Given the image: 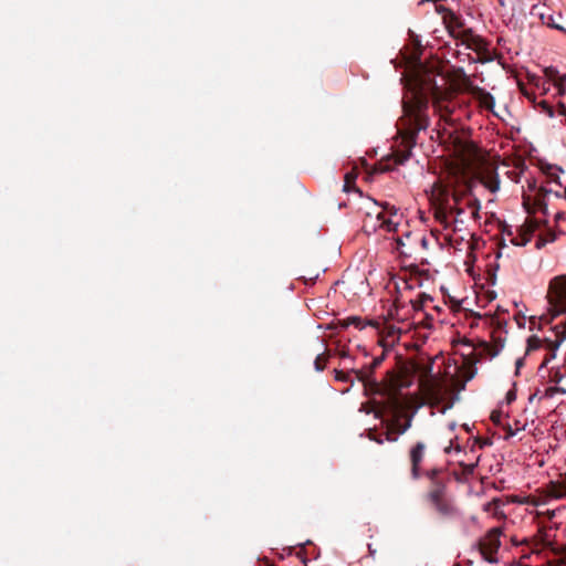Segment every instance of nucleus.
I'll return each instance as SVG.
<instances>
[{
    "label": "nucleus",
    "mask_w": 566,
    "mask_h": 566,
    "mask_svg": "<svg viewBox=\"0 0 566 566\" xmlns=\"http://www.w3.org/2000/svg\"><path fill=\"white\" fill-rule=\"evenodd\" d=\"M323 356H324V354H318V355L316 356L315 360H314V369H315L316 371H323V370H324V368H325V365H323V364L321 363V360H322Z\"/></svg>",
    "instance_id": "obj_27"
},
{
    "label": "nucleus",
    "mask_w": 566,
    "mask_h": 566,
    "mask_svg": "<svg viewBox=\"0 0 566 566\" xmlns=\"http://www.w3.org/2000/svg\"><path fill=\"white\" fill-rule=\"evenodd\" d=\"M363 228L365 232L373 233L376 232L379 228V221H377V213L375 214V219H373V216L370 212L366 214V218L364 220Z\"/></svg>",
    "instance_id": "obj_16"
},
{
    "label": "nucleus",
    "mask_w": 566,
    "mask_h": 566,
    "mask_svg": "<svg viewBox=\"0 0 566 566\" xmlns=\"http://www.w3.org/2000/svg\"><path fill=\"white\" fill-rule=\"evenodd\" d=\"M483 186L491 192L495 193L500 190L501 180L499 174L493 171L489 177L482 179Z\"/></svg>",
    "instance_id": "obj_15"
},
{
    "label": "nucleus",
    "mask_w": 566,
    "mask_h": 566,
    "mask_svg": "<svg viewBox=\"0 0 566 566\" xmlns=\"http://www.w3.org/2000/svg\"><path fill=\"white\" fill-rule=\"evenodd\" d=\"M480 209H481V201L478 198H474V208L471 210V214L473 219L480 218Z\"/></svg>",
    "instance_id": "obj_25"
},
{
    "label": "nucleus",
    "mask_w": 566,
    "mask_h": 566,
    "mask_svg": "<svg viewBox=\"0 0 566 566\" xmlns=\"http://www.w3.org/2000/svg\"><path fill=\"white\" fill-rule=\"evenodd\" d=\"M453 407V401H450L448 402L447 405H444L441 409H440V412L441 413H446L449 409H451Z\"/></svg>",
    "instance_id": "obj_34"
},
{
    "label": "nucleus",
    "mask_w": 566,
    "mask_h": 566,
    "mask_svg": "<svg viewBox=\"0 0 566 566\" xmlns=\"http://www.w3.org/2000/svg\"><path fill=\"white\" fill-rule=\"evenodd\" d=\"M547 297L552 318L566 314V275L556 276L551 281Z\"/></svg>",
    "instance_id": "obj_4"
},
{
    "label": "nucleus",
    "mask_w": 566,
    "mask_h": 566,
    "mask_svg": "<svg viewBox=\"0 0 566 566\" xmlns=\"http://www.w3.org/2000/svg\"><path fill=\"white\" fill-rule=\"evenodd\" d=\"M479 460H480V457H478L475 459L474 462H471V463H461L462 468H463V472L465 474H473L475 468L478 467V463H479Z\"/></svg>",
    "instance_id": "obj_22"
},
{
    "label": "nucleus",
    "mask_w": 566,
    "mask_h": 566,
    "mask_svg": "<svg viewBox=\"0 0 566 566\" xmlns=\"http://www.w3.org/2000/svg\"><path fill=\"white\" fill-rule=\"evenodd\" d=\"M402 284H403V289L405 290H412L413 286L406 280L402 281Z\"/></svg>",
    "instance_id": "obj_37"
},
{
    "label": "nucleus",
    "mask_w": 566,
    "mask_h": 566,
    "mask_svg": "<svg viewBox=\"0 0 566 566\" xmlns=\"http://www.w3.org/2000/svg\"><path fill=\"white\" fill-rule=\"evenodd\" d=\"M452 200V192L440 185H433L430 191V201L432 206L439 207H450V201Z\"/></svg>",
    "instance_id": "obj_10"
},
{
    "label": "nucleus",
    "mask_w": 566,
    "mask_h": 566,
    "mask_svg": "<svg viewBox=\"0 0 566 566\" xmlns=\"http://www.w3.org/2000/svg\"><path fill=\"white\" fill-rule=\"evenodd\" d=\"M384 210L389 212V217H386L385 211L377 212V221H379V228L387 232H395L398 229L399 222L396 220L397 210L395 207H389L388 203L381 206Z\"/></svg>",
    "instance_id": "obj_9"
},
{
    "label": "nucleus",
    "mask_w": 566,
    "mask_h": 566,
    "mask_svg": "<svg viewBox=\"0 0 566 566\" xmlns=\"http://www.w3.org/2000/svg\"><path fill=\"white\" fill-rule=\"evenodd\" d=\"M556 73L558 75V86H562L565 82H566V73L564 74H558V72L554 69H549L547 70V74L549 76H553V74Z\"/></svg>",
    "instance_id": "obj_26"
},
{
    "label": "nucleus",
    "mask_w": 566,
    "mask_h": 566,
    "mask_svg": "<svg viewBox=\"0 0 566 566\" xmlns=\"http://www.w3.org/2000/svg\"><path fill=\"white\" fill-rule=\"evenodd\" d=\"M502 6H504V0H499Z\"/></svg>",
    "instance_id": "obj_45"
},
{
    "label": "nucleus",
    "mask_w": 566,
    "mask_h": 566,
    "mask_svg": "<svg viewBox=\"0 0 566 566\" xmlns=\"http://www.w3.org/2000/svg\"><path fill=\"white\" fill-rule=\"evenodd\" d=\"M360 411H365L366 413H369V410H367L364 406L359 409Z\"/></svg>",
    "instance_id": "obj_43"
},
{
    "label": "nucleus",
    "mask_w": 566,
    "mask_h": 566,
    "mask_svg": "<svg viewBox=\"0 0 566 566\" xmlns=\"http://www.w3.org/2000/svg\"><path fill=\"white\" fill-rule=\"evenodd\" d=\"M565 218V213L564 212H556L555 213V219L556 221H559L560 219H564Z\"/></svg>",
    "instance_id": "obj_38"
},
{
    "label": "nucleus",
    "mask_w": 566,
    "mask_h": 566,
    "mask_svg": "<svg viewBox=\"0 0 566 566\" xmlns=\"http://www.w3.org/2000/svg\"><path fill=\"white\" fill-rule=\"evenodd\" d=\"M368 549L371 556L376 554V549H374L370 544L368 545Z\"/></svg>",
    "instance_id": "obj_41"
},
{
    "label": "nucleus",
    "mask_w": 566,
    "mask_h": 566,
    "mask_svg": "<svg viewBox=\"0 0 566 566\" xmlns=\"http://www.w3.org/2000/svg\"><path fill=\"white\" fill-rule=\"evenodd\" d=\"M385 359V353L375 357L373 361L361 369H352L355 379L364 385L365 395L367 396H381L384 397L382 408L391 416V427L396 436L392 437L390 432L387 433L388 441H397L398 436L403 434L412 423L415 412L407 416L403 423L400 422L403 416L405 406L399 398L398 384L395 376L390 382L379 381L374 377V371L378 368Z\"/></svg>",
    "instance_id": "obj_1"
},
{
    "label": "nucleus",
    "mask_w": 566,
    "mask_h": 566,
    "mask_svg": "<svg viewBox=\"0 0 566 566\" xmlns=\"http://www.w3.org/2000/svg\"><path fill=\"white\" fill-rule=\"evenodd\" d=\"M558 172H563L559 167H549L551 180L547 185L541 186L539 195L536 199L538 211L546 218L549 216L548 211V197L554 195L556 198L566 199V186H563L559 181Z\"/></svg>",
    "instance_id": "obj_3"
},
{
    "label": "nucleus",
    "mask_w": 566,
    "mask_h": 566,
    "mask_svg": "<svg viewBox=\"0 0 566 566\" xmlns=\"http://www.w3.org/2000/svg\"><path fill=\"white\" fill-rule=\"evenodd\" d=\"M523 365H524V357L517 358L516 361H515V369H516L515 373H516V375L518 374V371L523 367Z\"/></svg>",
    "instance_id": "obj_29"
},
{
    "label": "nucleus",
    "mask_w": 566,
    "mask_h": 566,
    "mask_svg": "<svg viewBox=\"0 0 566 566\" xmlns=\"http://www.w3.org/2000/svg\"><path fill=\"white\" fill-rule=\"evenodd\" d=\"M545 339H541L536 335H532L527 338V346H526V355L530 353L539 349L543 346V343Z\"/></svg>",
    "instance_id": "obj_17"
},
{
    "label": "nucleus",
    "mask_w": 566,
    "mask_h": 566,
    "mask_svg": "<svg viewBox=\"0 0 566 566\" xmlns=\"http://www.w3.org/2000/svg\"><path fill=\"white\" fill-rule=\"evenodd\" d=\"M558 392L566 394V388L558 387L556 388Z\"/></svg>",
    "instance_id": "obj_42"
},
{
    "label": "nucleus",
    "mask_w": 566,
    "mask_h": 566,
    "mask_svg": "<svg viewBox=\"0 0 566 566\" xmlns=\"http://www.w3.org/2000/svg\"><path fill=\"white\" fill-rule=\"evenodd\" d=\"M560 380H562V375L559 374V371H556L553 377V381L559 382Z\"/></svg>",
    "instance_id": "obj_36"
},
{
    "label": "nucleus",
    "mask_w": 566,
    "mask_h": 566,
    "mask_svg": "<svg viewBox=\"0 0 566 566\" xmlns=\"http://www.w3.org/2000/svg\"><path fill=\"white\" fill-rule=\"evenodd\" d=\"M334 374H335V380H337V381H344V382L350 381L352 384L354 382V379L350 378V375L352 374L354 375V373L352 370H349L348 373H345L343 370L335 369Z\"/></svg>",
    "instance_id": "obj_20"
},
{
    "label": "nucleus",
    "mask_w": 566,
    "mask_h": 566,
    "mask_svg": "<svg viewBox=\"0 0 566 566\" xmlns=\"http://www.w3.org/2000/svg\"><path fill=\"white\" fill-rule=\"evenodd\" d=\"M538 107H539L541 113L545 114L549 118L554 117V115H555L554 109L546 101L541 102L538 104Z\"/></svg>",
    "instance_id": "obj_21"
},
{
    "label": "nucleus",
    "mask_w": 566,
    "mask_h": 566,
    "mask_svg": "<svg viewBox=\"0 0 566 566\" xmlns=\"http://www.w3.org/2000/svg\"><path fill=\"white\" fill-rule=\"evenodd\" d=\"M448 427H449V429H450V430H454V429H455V427H457V423H455L454 421H452V422H450V423L448 424Z\"/></svg>",
    "instance_id": "obj_40"
},
{
    "label": "nucleus",
    "mask_w": 566,
    "mask_h": 566,
    "mask_svg": "<svg viewBox=\"0 0 566 566\" xmlns=\"http://www.w3.org/2000/svg\"><path fill=\"white\" fill-rule=\"evenodd\" d=\"M553 331L555 333V339L552 340L549 338H545V343L547 345V348L549 349V353L544 358L543 363L539 366V369L546 367L547 364L556 357L557 349L566 339V321L562 324L555 325L553 327Z\"/></svg>",
    "instance_id": "obj_6"
},
{
    "label": "nucleus",
    "mask_w": 566,
    "mask_h": 566,
    "mask_svg": "<svg viewBox=\"0 0 566 566\" xmlns=\"http://www.w3.org/2000/svg\"><path fill=\"white\" fill-rule=\"evenodd\" d=\"M453 448H454V450H455L457 452H460V451H461V448H460V446H459V444L454 446V444H453V441H450V446H449V447H447V448L444 449L446 453H450V452H451V450H452Z\"/></svg>",
    "instance_id": "obj_30"
},
{
    "label": "nucleus",
    "mask_w": 566,
    "mask_h": 566,
    "mask_svg": "<svg viewBox=\"0 0 566 566\" xmlns=\"http://www.w3.org/2000/svg\"><path fill=\"white\" fill-rule=\"evenodd\" d=\"M471 195H472V188L470 186L465 187L463 190H454L452 192L453 205L450 203L449 212L455 214L453 231L461 230L460 228H458V224L463 223L462 216L464 214L465 210L460 205H461V201L467 196H471Z\"/></svg>",
    "instance_id": "obj_7"
},
{
    "label": "nucleus",
    "mask_w": 566,
    "mask_h": 566,
    "mask_svg": "<svg viewBox=\"0 0 566 566\" xmlns=\"http://www.w3.org/2000/svg\"><path fill=\"white\" fill-rule=\"evenodd\" d=\"M411 238V232H406L403 237H398L396 239V244H397V250L403 254L405 256H410L411 253L409 251H406L405 250V247H406V239H410Z\"/></svg>",
    "instance_id": "obj_19"
},
{
    "label": "nucleus",
    "mask_w": 566,
    "mask_h": 566,
    "mask_svg": "<svg viewBox=\"0 0 566 566\" xmlns=\"http://www.w3.org/2000/svg\"><path fill=\"white\" fill-rule=\"evenodd\" d=\"M354 181H355V177H353V176H350V175H348V174H347V175L345 176V184H344V188H343V190H344L345 192H349V191H350V185H352V184H354Z\"/></svg>",
    "instance_id": "obj_28"
},
{
    "label": "nucleus",
    "mask_w": 566,
    "mask_h": 566,
    "mask_svg": "<svg viewBox=\"0 0 566 566\" xmlns=\"http://www.w3.org/2000/svg\"><path fill=\"white\" fill-rule=\"evenodd\" d=\"M463 428H464L467 431H470V427H469L467 423H464V424H463Z\"/></svg>",
    "instance_id": "obj_44"
},
{
    "label": "nucleus",
    "mask_w": 566,
    "mask_h": 566,
    "mask_svg": "<svg viewBox=\"0 0 566 566\" xmlns=\"http://www.w3.org/2000/svg\"><path fill=\"white\" fill-rule=\"evenodd\" d=\"M352 325L361 331L366 327L367 323H364L359 316H350L343 323V327H348Z\"/></svg>",
    "instance_id": "obj_18"
},
{
    "label": "nucleus",
    "mask_w": 566,
    "mask_h": 566,
    "mask_svg": "<svg viewBox=\"0 0 566 566\" xmlns=\"http://www.w3.org/2000/svg\"><path fill=\"white\" fill-rule=\"evenodd\" d=\"M474 198H475V197H472V198H471V199H469V200H468V202H467V208H468L469 210H473V208H474Z\"/></svg>",
    "instance_id": "obj_35"
},
{
    "label": "nucleus",
    "mask_w": 566,
    "mask_h": 566,
    "mask_svg": "<svg viewBox=\"0 0 566 566\" xmlns=\"http://www.w3.org/2000/svg\"><path fill=\"white\" fill-rule=\"evenodd\" d=\"M453 407V401H450L448 402L447 405H444L441 409H440V412L441 413H446L449 409H451Z\"/></svg>",
    "instance_id": "obj_33"
},
{
    "label": "nucleus",
    "mask_w": 566,
    "mask_h": 566,
    "mask_svg": "<svg viewBox=\"0 0 566 566\" xmlns=\"http://www.w3.org/2000/svg\"><path fill=\"white\" fill-rule=\"evenodd\" d=\"M426 300H431L429 296H427L426 294H422V300L421 301H410L411 305H412V308L415 311H420L422 310L423 307V303Z\"/></svg>",
    "instance_id": "obj_23"
},
{
    "label": "nucleus",
    "mask_w": 566,
    "mask_h": 566,
    "mask_svg": "<svg viewBox=\"0 0 566 566\" xmlns=\"http://www.w3.org/2000/svg\"><path fill=\"white\" fill-rule=\"evenodd\" d=\"M434 219L443 227V229H450L451 223L449 221V207L433 206Z\"/></svg>",
    "instance_id": "obj_14"
},
{
    "label": "nucleus",
    "mask_w": 566,
    "mask_h": 566,
    "mask_svg": "<svg viewBox=\"0 0 566 566\" xmlns=\"http://www.w3.org/2000/svg\"><path fill=\"white\" fill-rule=\"evenodd\" d=\"M399 130L410 145H416L418 134L429 126L428 102L421 96H416L410 102H403Z\"/></svg>",
    "instance_id": "obj_2"
},
{
    "label": "nucleus",
    "mask_w": 566,
    "mask_h": 566,
    "mask_svg": "<svg viewBox=\"0 0 566 566\" xmlns=\"http://www.w3.org/2000/svg\"><path fill=\"white\" fill-rule=\"evenodd\" d=\"M531 14L537 17L543 24L566 34V17L560 12L553 13L545 2L534 4L531 9Z\"/></svg>",
    "instance_id": "obj_5"
},
{
    "label": "nucleus",
    "mask_w": 566,
    "mask_h": 566,
    "mask_svg": "<svg viewBox=\"0 0 566 566\" xmlns=\"http://www.w3.org/2000/svg\"><path fill=\"white\" fill-rule=\"evenodd\" d=\"M426 446L423 442H417L410 450L411 475L415 480L420 476V463L423 460Z\"/></svg>",
    "instance_id": "obj_12"
},
{
    "label": "nucleus",
    "mask_w": 566,
    "mask_h": 566,
    "mask_svg": "<svg viewBox=\"0 0 566 566\" xmlns=\"http://www.w3.org/2000/svg\"><path fill=\"white\" fill-rule=\"evenodd\" d=\"M417 242H419L422 248H424V249L428 248L429 241H428V239L424 235L418 238Z\"/></svg>",
    "instance_id": "obj_32"
},
{
    "label": "nucleus",
    "mask_w": 566,
    "mask_h": 566,
    "mask_svg": "<svg viewBox=\"0 0 566 566\" xmlns=\"http://www.w3.org/2000/svg\"><path fill=\"white\" fill-rule=\"evenodd\" d=\"M441 473L440 469H431L426 472L427 478L431 481V483L434 482V480H440L439 474Z\"/></svg>",
    "instance_id": "obj_24"
},
{
    "label": "nucleus",
    "mask_w": 566,
    "mask_h": 566,
    "mask_svg": "<svg viewBox=\"0 0 566 566\" xmlns=\"http://www.w3.org/2000/svg\"><path fill=\"white\" fill-rule=\"evenodd\" d=\"M528 191L533 192V196L525 195L523 196V206L528 214L536 213L538 211L536 199L541 191V186H537L535 179L527 180Z\"/></svg>",
    "instance_id": "obj_11"
},
{
    "label": "nucleus",
    "mask_w": 566,
    "mask_h": 566,
    "mask_svg": "<svg viewBox=\"0 0 566 566\" xmlns=\"http://www.w3.org/2000/svg\"><path fill=\"white\" fill-rule=\"evenodd\" d=\"M516 399V392L514 390H509L506 394V400L509 403Z\"/></svg>",
    "instance_id": "obj_31"
},
{
    "label": "nucleus",
    "mask_w": 566,
    "mask_h": 566,
    "mask_svg": "<svg viewBox=\"0 0 566 566\" xmlns=\"http://www.w3.org/2000/svg\"><path fill=\"white\" fill-rule=\"evenodd\" d=\"M446 496V483L441 480H434V482L431 483L430 490L426 494V500L431 503Z\"/></svg>",
    "instance_id": "obj_13"
},
{
    "label": "nucleus",
    "mask_w": 566,
    "mask_h": 566,
    "mask_svg": "<svg viewBox=\"0 0 566 566\" xmlns=\"http://www.w3.org/2000/svg\"><path fill=\"white\" fill-rule=\"evenodd\" d=\"M485 559L491 563V564H494V563H497V558L493 557V556H488L485 557Z\"/></svg>",
    "instance_id": "obj_39"
},
{
    "label": "nucleus",
    "mask_w": 566,
    "mask_h": 566,
    "mask_svg": "<svg viewBox=\"0 0 566 566\" xmlns=\"http://www.w3.org/2000/svg\"><path fill=\"white\" fill-rule=\"evenodd\" d=\"M430 504L433 506L437 513L443 518L452 520L460 517V512L458 507L455 506L454 502L448 496L437 500V502H431Z\"/></svg>",
    "instance_id": "obj_8"
}]
</instances>
